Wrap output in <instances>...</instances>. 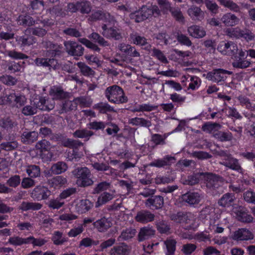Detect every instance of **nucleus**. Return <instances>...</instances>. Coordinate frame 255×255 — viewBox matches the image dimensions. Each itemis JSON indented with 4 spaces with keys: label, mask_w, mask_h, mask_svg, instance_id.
<instances>
[{
    "label": "nucleus",
    "mask_w": 255,
    "mask_h": 255,
    "mask_svg": "<svg viewBox=\"0 0 255 255\" xmlns=\"http://www.w3.org/2000/svg\"><path fill=\"white\" fill-rule=\"evenodd\" d=\"M160 14V10L158 6L156 5L147 6L143 5L138 10L131 12L129 16L131 20L136 23H139L150 18L152 15L157 17Z\"/></svg>",
    "instance_id": "1"
},
{
    "label": "nucleus",
    "mask_w": 255,
    "mask_h": 255,
    "mask_svg": "<svg viewBox=\"0 0 255 255\" xmlns=\"http://www.w3.org/2000/svg\"><path fill=\"white\" fill-rule=\"evenodd\" d=\"M105 95L109 101L113 103L120 104L128 101L123 89L117 85L108 87L105 91Z\"/></svg>",
    "instance_id": "2"
},
{
    "label": "nucleus",
    "mask_w": 255,
    "mask_h": 255,
    "mask_svg": "<svg viewBox=\"0 0 255 255\" xmlns=\"http://www.w3.org/2000/svg\"><path fill=\"white\" fill-rule=\"evenodd\" d=\"M72 174L77 179V183L80 187L91 186L94 183L90 178V171L87 167H78L73 170Z\"/></svg>",
    "instance_id": "3"
},
{
    "label": "nucleus",
    "mask_w": 255,
    "mask_h": 255,
    "mask_svg": "<svg viewBox=\"0 0 255 255\" xmlns=\"http://www.w3.org/2000/svg\"><path fill=\"white\" fill-rule=\"evenodd\" d=\"M232 71L223 69H214L207 74L206 78L216 83L224 82L227 78L226 75H232Z\"/></svg>",
    "instance_id": "4"
},
{
    "label": "nucleus",
    "mask_w": 255,
    "mask_h": 255,
    "mask_svg": "<svg viewBox=\"0 0 255 255\" xmlns=\"http://www.w3.org/2000/svg\"><path fill=\"white\" fill-rule=\"evenodd\" d=\"M181 198L182 201L187 205L195 207L200 203L203 196L198 192L188 191L182 195Z\"/></svg>",
    "instance_id": "5"
},
{
    "label": "nucleus",
    "mask_w": 255,
    "mask_h": 255,
    "mask_svg": "<svg viewBox=\"0 0 255 255\" xmlns=\"http://www.w3.org/2000/svg\"><path fill=\"white\" fill-rule=\"evenodd\" d=\"M217 50L222 54L228 56L236 55L239 51L237 44L232 41L221 42L217 47Z\"/></svg>",
    "instance_id": "6"
},
{
    "label": "nucleus",
    "mask_w": 255,
    "mask_h": 255,
    "mask_svg": "<svg viewBox=\"0 0 255 255\" xmlns=\"http://www.w3.org/2000/svg\"><path fill=\"white\" fill-rule=\"evenodd\" d=\"M66 52L73 56H81L83 55L84 48L74 41H66L64 42Z\"/></svg>",
    "instance_id": "7"
},
{
    "label": "nucleus",
    "mask_w": 255,
    "mask_h": 255,
    "mask_svg": "<svg viewBox=\"0 0 255 255\" xmlns=\"http://www.w3.org/2000/svg\"><path fill=\"white\" fill-rule=\"evenodd\" d=\"M5 98L7 103L17 108L24 106L27 102V99L24 95L14 92L6 95Z\"/></svg>",
    "instance_id": "8"
},
{
    "label": "nucleus",
    "mask_w": 255,
    "mask_h": 255,
    "mask_svg": "<svg viewBox=\"0 0 255 255\" xmlns=\"http://www.w3.org/2000/svg\"><path fill=\"white\" fill-rule=\"evenodd\" d=\"M102 35L106 38H113L116 40L122 39L123 35L121 30L117 27L108 28L106 24L102 25Z\"/></svg>",
    "instance_id": "9"
},
{
    "label": "nucleus",
    "mask_w": 255,
    "mask_h": 255,
    "mask_svg": "<svg viewBox=\"0 0 255 255\" xmlns=\"http://www.w3.org/2000/svg\"><path fill=\"white\" fill-rule=\"evenodd\" d=\"M27 31V28L24 30L23 35L17 36L15 38L17 44L21 47L30 46L36 42V38L29 31Z\"/></svg>",
    "instance_id": "10"
},
{
    "label": "nucleus",
    "mask_w": 255,
    "mask_h": 255,
    "mask_svg": "<svg viewBox=\"0 0 255 255\" xmlns=\"http://www.w3.org/2000/svg\"><path fill=\"white\" fill-rule=\"evenodd\" d=\"M146 207L152 210L161 209L164 205L163 197L160 195L152 196L145 202Z\"/></svg>",
    "instance_id": "11"
},
{
    "label": "nucleus",
    "mask_w": 255,
    "mask_h": 255,
    "mask_svg": "<svg viewBox=\"0 0 255 255\" xmlns=\"http://www.w3.org/2000/svg\"><path fill=\"white\" fill-rule=\"evenodd\" d=\"M131 251L129 246L124 242L114 246L110 251V255H129Z\"/></svg>",
    "instance_id": "12"
},
{
    "label": "nucleus",
    "mask_w": 255,
    "mask_h": 255,
    "mask_svg": "<svg viewBox=\"0 0 255 255\" xmlns=\"http://www.w3.org/2000/svg\"><path fill=\"white\" fill-rule=\"evenodd\" d=\"M129 38L133 44L140 46H144V49L146 50H149L151 47V45L148 43L147 39L136 32L130 33Z\"/></svg>",
    "instance_id": "13"
},
{
    "label": "nucleus",
    "mask_w": 255,
    "mask_h": 255,
    "mask_svg": "<svg viewBox=\"0 0 255 255\" xmlns=\"http://www.w3.org/2000/svg\"><path fill=\"white\" fill-rule=\"evenodd\" d=\"M50 195V191L47 187L41 186L35 187L32 192V197L38 200L47 199Z\"/></svg>",
    "instance_id": "14"
},
{
    "label": "nucleus",
    "mask_w": 255,
    "mask_h": 255,
    "mask_svg": "<svg viewBox=\"0 0 255 255\" xmlns=\"http://www.w3.org/2000/svg\"><path fill=\"white\" fill-rule=\"evenodd\" d=\"M155 215L147 210H142L137 212L135 220L139 223H147L154 220Z\"/></svg>",
    "instance_id": "15"
},
{
    "label": "nucleus",
    "mask_w": 255,
    "mask_h": 255,
    "mask_svg": "<svg viewBox=\"0 0 255 255\" xmlns=\"http://www.w3.org/2000/svg\"><path fill=\"white\" fill-rule=\"evenodd\" d=\"M222 164L232 170L238 171L239 173L243 174V169L242 168L239 160L230 155L228 156L225 160L222 162Z\"/></svg>",
    "instance_id": "16"
},
{
    "label": "nucleus",
    "mask_w": 255,
    "mask_h": 255,
    "mask_svg": "<svg viewBox=\"0 0 255 255\" xmlns=\"http://www.w3.org/2000/svg\"><path fill=\"white\" fill-rule=\"evenodd\" d=\"M187 13L195 21H201L205 17L204 12L199 7L195 5L191 6L188 9Z\"/></svg>",
    "instance_id": "17"
},
{
    "label": "nucleus",
    "mask_w": 255,
    "mask_h": 255,
    "mask_svg": "<svg viewBox=\"0 0 255 255\" xmlns=\"http://www.w3.org/2000/svg\"><path fill=\"white\" fill-rule=\"evenodd\" d=\"M34 62L37 66L49 67V69L51 68L56 69L58 64L57 61L54 58H36Z\"/></svg>",
    "instance_id": "18"
},
{
    "label": "nucleus",
    "mask_w": 255,
    "mask_h": 255,
    "mask_svg": "<svg viewBox=\"0 0 255 255\" xmlns=\"http://www.w3.org/2000/svg\"><path fill=\"white\" fill-rule=\"evenodd\" d=\"M174 157L167 155L162 159H158L154 160L149 164V166L156 167L158 168L164 167L165 166H169L174 162Z\"/></svg>",
    "instance_id": "19"
},
{
    "label": "nucleus",
    "mask_w": 255,
    "mask_h": 255,
    "mask_svg": "<svg viewBox=\"0 0 255 255\" xmlns=\"http://www.w3.org/2000/svg\"><path fill=\"white\" fill-rule=\"evenodd\" d=\"M155 231L149 226L140 228L138 234L137 239L139 242L148 240L155 235Z\"/></svg>",
    "instance_id": "20"
},
{
    "label": "nucleus",
    "mask_w": 255,
    "mask_h": 255,
    "mask_svg": "<svg viewBox=\"0 0 255 255\" xmlns=\"http://www.w3.org/2000/svg\"><path fill=\"white\" fill-rule=\"evenodd\" d=\"M254 238L252 233L244 228L240 229L234 232L233 239L236 241L249 240Z\"/></svg>",
    "instance_id": "21"
},
{
    "label": "nucleus",
    "mask_w": 255,
    "mask_h": 255,
    "mask_svg": "<svg viewBox=\"0 0 255 255\" xmlns=\"http://www.w3.org/2000/svg\"><path fill=\"white\" fill-rule=\"evenodd\" d=\"M118 48L121 52L130 57H138L140 56L139 52L136 50L135 47L132 46L130 44L122 43L118 45Z\"/></svg>",
    "instance_id": "22"
},
{
    "label": "nucleus",
    "mask_w": 255,
    "mask_h": 255,
    "mask_svg": "<svg viewBox=\"0 0 255 255\" xmlns=\"http://www.w3.org/2000/svg\"><path fill=\"white\" fill-rule=\"evenodd\" d=\"M221 21L226 26H234L239 23L240 19L234 14L228 12L222 16Z\"/></svg>",
    "instance_id": "23"
},
{
    "label": "nucleus",
    "mask_w": 255,
    "mask_h": 255,
    "mask_svg": "<svg viewBox=\"0 0 255 255\" xmlns=\"http://www.w3.org/2000/svg\"><path fill=\"white\" fill-rule=\"evenodd\" d=\"M69 93L64 91L60 86H53L50 91V95L53 100H61L68 98Z\"/></svg>",
    "instance_id": "24"
},
{
    "label": "nucleus",
    "mask_w": 255,
    "mask_h": 255,
    "mask_svg": "<svg viewBox=\"0 0 255 255\" xmlns=\"http://www.w3.org/2000/svg\"><path fill=\"white\" fill-rule=\"evenodd\" d=\"M6 142H4L0 144V148L2 150L5 151H11L16 149L18 145V142L13 135H10L7 139Z\"/></svg>",
    "instance_id": "25"
},
{
    "label": "nucleus",
    "mask_w": 255,
    "mask_h": 255,
    "mask_svg": "<svg viewBox=\"0 0 255 255\" xmlns=\"http://www.w3.org/2000/svg\"><path fill=\"white\" fill-rule=\"evenodd\" d=\"M112 223L108 218L103 217L97 220L93 224L94 226L100 232H105L112 226Z\"/></svg>",
    "instance_id": "26"
},
{
    "label": "nucleus",
    "mask_w": 255,
    "mask_h": 255,
    "mask_svg": "<svg viewBox=\"0 0 255 255\" xmlns=\"http://www.w3.org/2000/svg\"><path fill=\"white\" fill-rule=\"evenodd\" d=\"M136 230L132 227L127 228L123 229L118 239L119 241H129L134 237Z\"/></svg>",
    "instance_id": "27"
},
{
    "label": "nucleus",
    "mask_w": 255,
    "mask_h": 255,
    "mask_svg": "<svg viewBox=\"0 0 255 255\" xmlns=\"http://www.w3.org/2000/svg\"><path fill=\"white\" fill-rule=\"evenodd\" d=\"M77 107V103L74 101L66 100L62 102L60 108L58 110V113L62 114L76 110Z\"/></svg>",
    "instance_id": "28"
},
{
    "label": "nucleus",
    "mask_w": 255,
    "mask_h": 255,
    "mask_svg": "<svg viewBox=\"0 0 255 255\" xmlns=\"http://www.w3.org/2000/svg\"><path fill=\"white\" fill-rule=\"evenodd\" d=\"M189 35L196 38H201L206 35V31L202 27L193 25L189 26L187 29Z\"/></svg>",
    "instance_id": "29"
},
{
    "label": "nucleus",
    "mask_w": 255,
    "mask_h": 255,
    "mask_svg": "<svg viewBox=\"0 0 255 255\" xmlns=\"http://www.w3.org/2000/svg\"><path fill=\"white\" fill-rule=\"evenodd\" d=\"M67 182V179L62 176H57L48 180V184L51 187L59 188Z\"/></svg>",
    "instance_id": "30"
},
{
    "label": "nucleus",
    "mask_w": 255,
    "mask_h": 255,
    "mask_svg": "<svg viewBox=\"0 0 255 255\" xmlns=\"http://www.w3.org/2000/svg\"><path fill=\"white\" fill-rule=\"evenodd\" d=\"M128 124L134 126L149 128L151 126L150 121L142 118L135 117L129 119Z\"/></svg>",
    "instance_id": "31"
},
{
    "label": "nucleus",
    "mask_w": 255,
    "mask_h": 255,
    "mask_svg": "<svg viewBox=\"0 0 255 255\" xmlns=\"http://www.w3.org/2000/svg\"><path fill=\"white\" fill-rule=\"evenodd\" d=\"M38 136L36 131H24L21 135V141L25 144L31 143L37 139Z\"/></svg>",
    "instance_id": "32"
},
{
    "label": "nucleus",
    "mask_w": 255,
    "mask_h": 255,
    "mask_svg": "<svg viewBox=\"0 0 255 255\" xmlns=\"http://www.w3.org/2000/svg\"><path fill=\"white\" fill-rule=\"evenodd\" d=\"M17 22L23 26H31L35 24L36 21L32 17L28 14H21L17 18Z\"/></svg>",
    "instance_id": "33"
},
{
    "label": "nucleus",
    "mask_w": 255,
    "mask_h": 255,
    "mask_svg": "<svg viewBox=\"0 0 255 255\" xmlns=\"http://www.w3.org/2000/svg\"><path fill=\"white\" fill-rule=\"evenodd\" d=\"M93 206V203L90 200L83 199L77 204L76 210L78 213L83 214L90 210Z\"/></svg>",
    "instance_id": "34"
},
{
    "label": "nucleus",
    "mask_w": 255,
    "mask_h": 255,
    "mask_svg": "<svg viewBox=\"0 0 255 255\" xmlns=\"http://www.w3.org/2000/svg\"><path fill=\"white\" fill-rule=\"evenodd\" d=\"M235 199V197L234 194L227 193L222 196L218 201V203L219 206L222 207H229L232 205Z\"/></svg>",
    "instance_id": "35"
},
{
    "label": "nucleus",
    "mask_w": 255,
    "mask_h": 255,
    "mask_svg": "<svg viewBox=\"0 0 255 255\" xmlns=\"http://www.w3.org/2000/svg\"><path fill=\"white\" fill-rule=\"evenodd\" d=\"M205 173L203 176L207 179V186L209 188H217L219 185L217 177L210 173Z\"/></svg>",
    "instance_id": "36"
},
{
    "label": "nucleus",
    "mask_w": 255,
    "mask_h": 255,
    "mask_svg": "<svg viewBox=\"0 0 255 255\" xmlns=\"http://www.w3.org/2000/svg\"><path fill=\"white\" fill-rule=\"evenodd\" d=\"M42 204L36 202H22L19 209L23 211L28 210H38L42 208Z\"/></svg>",
    "instance_id": "37"
},
{
    "label": "nucleus",
    "mask_w": 255,
    "mask_h": 255,
    "mask_svg": "<svg viewBox=\"0 0 255 255\" xmlns=\"http://www.w3.org/2000/svg\"><path fill=\"white\" fill-rule=\"evenodd\" d=\"M51 240L53 244L55 245H62L64 243L66 242L68 240V238L63 235V233L56 231L53 232Z\"/></svg>",
    "instance_id": "38"
},
{
    "label": "nucleus",
    "mask_w": 255,
    "mask_h": 255,
    "mask_svg": "<svg viewBox=\"0 0 255 255\" xmlns=\"http://www.w3.org/2000/svg\"><path fill=\"white\" fill-rule=\"evenodd\" d=\"M205 174V173H204V172H198L189 175L187 177V178L183 180V183L184 185H188L191 186L195 185L198 183V182H199L200 176H203V175H204Z\"/></svg>",
    "instance_id": "39"
},
{
    "label": "nucleus",
    "mask_w": 255,
    "mask_h": 255,
    "mask_svg": "<svg viewBox=\"0 0 255 255\" xmlns=\"http://www.w3.org/2000/svg\"><path fill=\"white\" fill-rule=\"evenodd\" d=\"M77 65L80 69L81 74L86 77L94 76L95 72L85 63L79 62L77 63Z\"/></svg>",
    "instance_id": "40"
},
{
    "label": "nucleus",
    "mask_w": 255,
    "mask_h": 255,
    "mask_svg": "<svg viewBox=\"0 0 255 255\" xmlns=\"http://www.w3.org/2000/svg\"><path fill=\"white\" fill-rule=\"evenodd\" d=\"M67 164L62 161H59L52 165L51 167V172L54 174H60L67 170Z\"/></svg>",
    "instance_id": "41"
},
{
    "label": "nucleus",
    "mask_w": 255,
    "mask_h": 255,
    "mask_svg": "<svg viewBox=\"0 0 255 255\" xmlns=\"http://www.w3.org/2000/svg\"><path fill=\"white\" fill-rule=\"evenodd\" d=\"M94 133L86 128L82 129H77L73 133L74 137L76 138H85L86 140H88L91 136L93 135Z\"/></svg>",
    "instance_id": "42"
},
{
    "label": "nucleus",
    "mask_w": 255,
    "mask_h": 255,
    "mask_svg": "<svg viewBox=\"0 0 255 255\" xmlns=\"http://www.w3.org/2000/svg\"><path fill=\"white\" fill-rule=\"evenodd\" d=\"M25 171L29 177L32 178H37L40 176V168L36 165H29L26 167Z\"/></svg>",
    "instance_id": "43"
},
{
    "label": "nucleus",
    "mask_w": 255,
    "mask_h": 255,
    "mask_svg": "<svg viewBox=\"0 0 255 255\" xmlns=\"http://www.w3.org/2000/svg\"><path fill=\"white\" fill-rule=\"evenodd\" d=\"M114 197L113 194L105 192L101 194L100 196L98 198L97 201L96 203L95 207L96 208L99 207L100 206L105 204L110 200H111Z\"/></svg>",
    "instance_id": "44"
},
{
    "label": "nucleus",
    "mask_w": 255,
    "mask_h": 255,
    "mask_svg": "<svg viewBox=\"0 0 255 255\" xmlns=\"http://www.w3.org/2000/svg\"><path fill=\"white\" fill-rule=\"evenodd\" d=\"M43 47L49 50L55 52V54H60L62 47L57 43H53L50 41H44L42 43Z\"/></svg>",
    "instance_id": "45"
},
{
    "label": "nucleus",
    "mask_w": 255,
    "mask_h": 255,
    "mask_svg": "<svg viewBox=\"0 0 255 255\" xmlns=\"http://www.w3.org/2000/svg\"><path fill=\"white\" fill-rule=\"evenodd\" d=\"M89 37L95 42L98 43L101 46L106 47L110 45L109 42L106 40L105 38L98 33L93 32L90 35Z\"/></svg>",
    "instance_id": "46"
},
{
    "label": "nucleus",
    "mask_w": 255,
    "mask_h": 255,
    "mask_svg": "<svg viewBox=\"0 0 255 255\" xmlns=\"http://www.w3.org/2000/svg\"><path fill=\"white\" fill-rule=\"evenodd\" d=\"M220 4L225 7L228 8L231 11L235 12H239L241 10L240 7L235 2L231 0H221Z\"/></svg>",
    "instance_id": "47"
},
{
    "label": "nucleus",
    "mask_w": 255,
    "mask_h": 255,
    "mask_svg": "<svg viewBox=\"0 0 255 255\" xmlns=\"http://www.w3.org/2000/svg\"><path fill=\"white\" fill-rule=\"evenodd\" d=\"M36 150H39L40 152L48 151L51 148L50 142L46 139H42L38 141L35 145Z\"/></svg>",
    "instance_id": "48"
},
{
    "label": "nucleus",
    "mask_w": 255,
    "mask_h": 255,
    "mask_svg": "<svg viewBox=\"0 0 255 255\" xmlns=\"http://www.w3.org/2000/svg\"><path fill=\"white\" fill-rule=\"evenodd\" d=\"M77 6H78V10L82 14H88L91 11L92 6L90 2L89 1H77Z\"/></svg>",
    "instance_id": "49"
},
{
    "label": "nucleus",
    "mask_w": 255,
    "mask_h": 255,
    "mask_svg": "<svg viewBox=\"0 0 255 255\" xmlns=\"http://www.w3.org/2000/svg\"><path fill=\"white\" fill-rule=\"evenodd\" d=\"M157 231L161 234H169L170 233V226L166 221L159 220L156 222Z\"/></svg>",
    "instance_id": "50"
},
{
    "label": "nucleus",
    "mask_w": 255,
    "mask_h": 255,
    "mask_svg": "<svg viewBox=\"0 0 255 255\" xmlns=\"http://www.w3.org/2000/svg\"><path fill=\"white\" fill-rule=\"evenodd\" d=\"M237 216L238 220L244 223H251L253 221V218L248 214L243 209H239L237 212Z\"/></svg>",
    "instance_id": "51"
},
{
    "label": "nucleus",
    "mask_w": 255,
    "mask_h": 255,
    "mask_svg": "<svg viewBox=\"0 0 255 255\" xmlns=\"http://www.w3.org/2000/svg\"><path fill=\"white\" fill-rule=\"evenodd\" d=\"M8 243L15 246H20L23 245L28 244V237L23 238L19 236H13L9 238Z\"/></svg>",
    "instance_id": "52"
},
{
    "label": "nucleus",
    "mask_w": 255,
    "mask_h": 255,
    "mask_svg": "<svg viewBox=\"0 0 255 255\" xmlns=\"http://www.w3.org/2000/svg\"><path fill=\"white\" fill-rule=\"evenodd\" d=\"M164 244L167 249L166 255H174L176 250V241L173 239H167L164 242Z\"/></svg>",
    "instance_id": "53"
},
{
    "label": "nucleus",
    "mask_w": 255,
    "mask_h": 255,
    "mask_svg": "<svg viewBox=\"0 0 255 255\" xmlns=\"http://www.w3.org/2000/svg\"><path fill=\"white\" fill-rule=\"evenodd\" d=\"M214 136L221 141H231L233 138L232 133L229 131H218L214 133Z\"/></svg>",
    "instance_id": "54"
},
{
    "label": "nucleus",
    "mask_w": 255,
    "mask_h": 255,
    "mask_svg": "<svg viewBox=\"0 0 255 255\" xmlns=\"http://www.w3.org/2000/svg\"><path fill=\"white\" fill-rule=\"evenodd\" d=\"M24 62H16L12 61L7 64L8 70L11 71V73H15L16 72H22L23 71V67L22 64H24Z\"/></svg>",
    "instance_id": "55"
},
{
    "label": "nucleus",
    "mask_w": 255,
    "mask_h": 255,
    "mask_svg": "<svg viewBox=\"0 0 255 255\" xmlns=\"http://www.w3.org/2000/svg\"><path fill=\"white\" fill-rule=\"evenodd\" d=\"M244 38L246 41L249 42L254 40L255 38V34L251 30L248 28H243L240 30V38Z\"/></svg>",
    "instance_id": "56"
},
{
    "label": "nucleus",
    "mask_w": 255,
    "mask_h": 255,
    "mask_svg": "<svg viewBox=\"0 0 255 255\" xmlns=\"http://www.w3.org/2000/svg\"><path fill=\"white\" fill-rule=\"evenodd\" d=\"M170 11L172 16L178 21L180 22H184V17L183 14L178 7H171L168 10Z\"/></svg>",
    "instance_id": "57"
},
{
    "label": "nucleus",
    "mask_w": 255,
    "mask_h": 255,
    "mask_svg": "<svg viewBox=\"0 0 255 255\" xmlns=\"http://www.w3.org/2000/svg\"><path fill=\"white\" fill-rule=\"evenodd\" d=\"M21 183L20 177L18 175H14L10 177L6 182L8 187L15 188Z\"/></svg>",
    "instance_id": "58"
},
{
    "label": "nucleus",
    "mask_w": 255,
    "mask_h": 255,
    "mask_svg": "<svg viewBox=\"0 0 255 255\" xmlns=\"http://www.w3.org/2000/svg\"><path fill=\"white\" fill-rule=\"evenodd\" d=\"M237 99L240 102V104L242 106H245L246 108L250 111H254L255 109V104H253L250 100L247 97L244 96H240L237 97Z\"/></svg>",
    "instance_id": "59"
},
{
    "label": "nucleus",
    "mask_w": 255,
    "mask_h": 255,
    "mask_svg": "<svg viewBox=\"0 0 255 255\" xmlns=\"http://www.w3.org/2000/svg\"><path fill=\"white\" fill-rule=\"evenodd\" d=\"M0 81L7 86H14L17 83V79L9 75H5L0 77Z\"/></svg>",
    "instance_id": "60"
},
{
    "label": "nucleus",
    "mask_w": 255,
    "mask_h": 255,
    "mask_svg": "<svg viewBox=\"0 0 255 255\" xmlns=\"http://www.w3.org/2000/svg\"><path fill=\"white\" fill-rule=\"evenodd\" d=\"M250 61L244 59H237L232 63L233 67L240 69H245L250 66Z\"/></svg>",
    "instance_id": "61"
},
{
    "label": "nucleus",
    "mask_w": 255,
    "mask_h": 255,
    "mask_svg": "<svg viewBox=\"0 0 255 255\" xmlns=\"http://www.w3.org/2000/svg\"><path fill=\"white\" fill-rule=\"evenodd\" d=\"M221 126L216 123L208 122L202 126V129L203 131L210 133L216 129H220Z\"/></svg>",
    "instance_id": "62"
},
{
    "label": "nucleus",
    "mask_w": 255,
    "mask_h": 255,
    "mask_svg": "<svg viewBox=\"0 0 255 255\" xmlns=\"http://www.w3.org/2000/svg\"><path fill=\"white\" fill-rule=\"evenodd\" d=\"M63 33L68 36L79 38L82 36V33L75 27H67L63 30Z\"/></svg>",
    "instance_id": "63"
},
{
    "label": "nucleus",
    "mask_w": 255,
    "mask_h": 255,
    "mask_svg": "<svg viewBox=\"0 0 255 255\" xmlns=\"http://www.w3.org/2000/svg\"><path fill=\"white\" fill-rule=\"evenodd\" d=\"M207 8L212 13H218L219 6L216 2L211 0H204V2Z\"/></svg>",
    "instance_id": "64"
}]
</instances>
